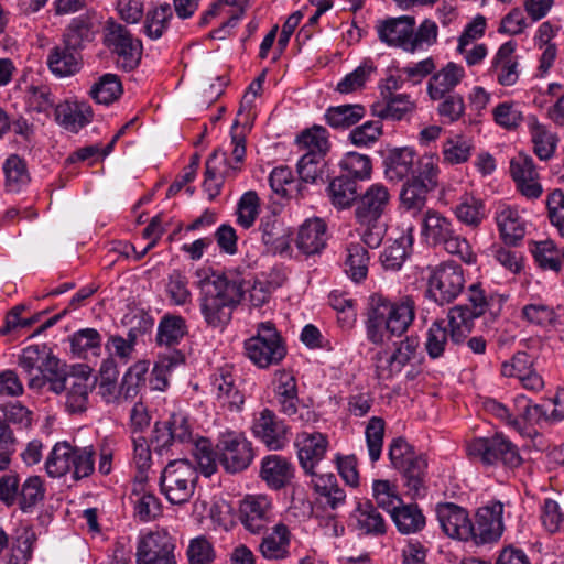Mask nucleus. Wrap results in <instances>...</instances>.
I'll use <instances>...</instances> for the list:
<instances>
[{
	"label": "nucleus",
	"mask_w": 564,
	"mask_h": 564,
	"mask_svg": "<svg viewBox=\"0 0 564 564\" xmlns=\"http://www.w3.org/2000/svg\"><path fill=\"white\" fill-rule=\"evenodd\" d=\"M94 23L87 15L72 20L64 34V42L70 47L80 48L94 40Z\"/></svg>",
	"instance_id": "obj_54"
},
{
	"label": "nucleus",
	"mask_w": 564,
	"mask_h": 564,
	"mask_svg": "<svg viewBox=\"0 0 564 564\" xmlns=\"http://www.w3.org/2000/svg\"><path fill=\"white\" fill-rule=\"evenodd\" d=\"M392 522L401 534H416L426 525V518L417 503H401L390 514Z\"/></svg>",
	"instance_id": "obj_35"
},
{
	"label": "nucleus",
	"mask_w": 564,
	"mask_h": 564,
	"mask_svg": "<svg viewBox=\"0 0 564 564\" xmlns=\"http://www.w3.org/2000/svg\"><path fill=\"white\" fill-rule=\"evenodd\" d=\"M186 321L181 315L165 314L161 317L156 330V344L159 346L173 347L181 343L187 335Z\"/></svg>",
	"instance_id": "obj_38"
},
{
	"label": "nucleus",
	"mask_w": 564,
	"mask_h": 564,
	"mask_svg": "<svg viewBox=\"0 0 564 564\" xmlns=\"http://www.w3.org/2000/svg\"><path fill=\"white\" fill-rule=\"evenodd\" d=\"M52 356L53 352L46 345H31L22 349L18 365L30 379L42 371Z\"/></svg>",
	"instance_id": "obj_48"
},
{
	"label": "nucleus",
	"mask_w": 564,
	"mask_h": 564,
	"mask_svg": "<svg viewBox=\"0 0 564 564\" xmlns=\"http://www.w3.org/2000/svg\"><path fill=\"white\" fill-rule=\"evenodd\" d=\"M510 173L519 192L529 199L539 198L543 188L539 183V173L529 155L519 154L510 161Z\"/></svg>",
	"instance_id": "obj_24"
},
{
	"label": "nucleus",
	"mask_w": 564,
	"mask_h": 564,
	"mask_svg": "<svg viewBox=\"0 0 564 564\" xmlns=\"http://www.w3.org/2000/svg\"><path fill=\"white\" fill-rule=\"evenodd\" d=\"M175 539L165 530L141 536L137 546V564H176Z\"/></svg>",
	"instance_id": "obj_14"
},
{
	"label": "nucleus",
	"mask_w": 564,
	"mask_h": 564,
	"mask_svg": "<svg viewBox=\"0 0 564 564\" xmlns=\"http://www.w3.org/2000/svg\"><path fill=\"white\" fill-rule=\"evenodd\" d=\"M272 503L264 495H248L239 505V520L252 534H261L271 521Z\"/></svg>",
	"instance_id": "obj_18"
},
{
	"label": "nucleus",
	"mask_w": 564,
	"mask_h": 564,
	"mask_svg": "<svg viewBox=\"0 0 564 564\" xmlns=\"http://www.w3.org/2000/svg\"><path fill=\"white\" fill-rule=\"evenodd\" d=\"M426 296L440 305L449 304L463 292L464 271L455 261H445L426 268Z\"/></svg>",
	"instance_id": "obj_6"
},
{
	"label": "nucleus",
	"mask_w": 564,
	"mask_h": 564,
	"mask_svg": "<svg viewBox=\"0 0 564 564\" xmlns=\"http://www.w3.org/2000/svg\"><path fill=\"white\" fill-rule=\"evenodd\" d=\"M391 195L381 183L370 185L360 196L355 215L361 225H370L383 215L390 204Z\"/></svg>",
	"instance_id": "obj_19"
},
{
	"label": "nucleus",
	"mask_w": 564,
	"mask_h": 564,
	"mask_svg": "<svg viewBox=\"0 0 564 564\" xmlns=\"http://www.w3.org/2000/svg\"><path fill=\"white\" fill-rule=\"evenodd\" d=\"M372 496L377 502L376 507L382 508L389 514L403 503L395 486L389 480H375L372 484Z\"/></svg>",
	"instance_id": "obj_64"
},
{
	"label": "nucleus",
	"mask_w": 564,
	"mask_h": 564,
	"mask_svg": "<svg viewBox=\"0 0 564 564\" xmlns=\"http://www.w3.org/2000/svg\"><path fill=\"white\" fill-rule=\"evenodd\" d=\"M327 226L322 218L306 219L299 228L296 247L306 256L319 253L326 246Z\"/></svg>",
	"instance_id": "obj_31"
},
{
	"label": "nucleus",
	"mask_w": 564,
	"mask_h": 564,
	"mask_svg": "<svg viewBox=\"0 0 564 564\" xmlns=\"http://www.w3.org/2000/svg\"><path fill=\"white\" fill-rule=\"evenodd\" d=\"M326 159L315 154H303L296 164L297 174L302 182L314 184L323 181Z\"/></svg>",
	"instance_id": "obj_62"
},
{
	"label": "nucleus",
	"mask_w": 564,
	"mask_h": 564,
	"mask_svg": "<svg viewBox=\"0 0 564 564\" xmlns=\"http://www.w3.org/2000/svg\"><path fill=\"white\" fill-rule=\"evenodd\" d=\"M404 478V486L412 497H423L426 494L427 460L423 454H417L399 469Z\"/></svg>",
	"instance_id": "obj_36"
},
{
	"label": "nucleus",
	"mask_w": 564,
	"mask_h": 564,
	"mask_svg": "<svg viewBox=\"0 0 564 564\" xmlns=\"http://www.w3.org/2000/svg\"><path fill=\"white\" fill-rule=\"evenodd\" d=\"M419 348L417 337H405L401 340L395 350L383 356L381 352L376 356V368L378 377L381 379H391L400 373L403 368L416 357Z\"/></svg>",
	"instance_id": "obj_20"
},
{
	"label": "nucleus",
	"mask_w": 564,
	"mask_h": 564,
	"mask_svg": "<svg viewBox=\"0 0 564 564\" xmlns=\"http://www.w3.org/2000/svg\"><path fill=\"white\" fill-rule=\"evenodd\" d=\"M251 431L270 451H280L289 443V426L270 409L254 415Z\"/></svg>",
	"instance_id": "obj_16"
},
{
	"label": "nucleus",
	"mask_w": 564,
	"mask_h": 564,
	"mask_svg": "<svg viewBox=\"0 0 564 564\" xmlns=\"http://www.w3.org/2000/svg\"><path fill=\"white\" fill-rule=\"evenodd\" d=\"M530 134L534 154L542 161L550 160L556 150L558 141L556 134L546 129L534 117L530 122Z\"/></svg>",
	"instance_id": "obj_46"
},
{
	"label": "nucleus",
	"mask_w": 564,
	"mask_h": 564,
	"mask_svg": "<svg viewBox=\"0 0 564 564\" xmlns=\"http://www.w3.org/2000/svg\"><path fill=\"white\" fill-rule=\"evenodd\" d=\"M436 517L447 536L469 541L471 520L464 508L453 502L438 503L436 506Z\"/></svg>",
	"instance_id": "obj_23"
},
{
	"label": "nucleus",
	"mask_w": 564,
	"mask_h": 564,
	"mask_svg": "<svg viewBox=\"0 0 564 564\" xmlns=\"http://www.w3.org/2000/svg\"><path fill=\"white\" fill-rule=\"evenodd\" d=\"M517 43L508 41L500 45L491 59L488 73L496 77L505 87L513 86L520 77L519 57L516 54Z\"/></svg>",
	"instance_id": "obj_21"
},
{
	"label": "nucleus",
	"mask_w": 564,
	"mask_h": 564,
	"mask_svg": "<svg viewBox=\"0 0 564 564\" xmlns=\"http://www.w3.org/2000/svg\"><path fill=\"white\" fill-rule=\"evenodd\" d=\"M0 417L15 430H28L33 423V412L20 401H9L0 404Z\"/></svg>",
	"instance_id": "obj_60"
},
{
	"label": "nucleus",
	"mask_w": 564,
	"mask_h": 564,
	"mask_svg": "<svg viewBox=\"0 0 564 564\" xmlns=\"http://www.w3.org/2000/svg\"><path fill=\"white\" fill-rule=\"evenodd\" d=\"M122 94V84L115 74H105L91 86L89 95L98 104L109 105Z\"/></svg>",
	"instance_id": "obj_53"
},
{
	"label": "nucleus",
	"mask_w": 564,
	"mask_h": 564,
	"mask_svg": "<svg viewBox=\"0 0 564 564\" xmlns=\"http://www.w3.org/2000/svg\"><path fill=\"white\" fill-rule=\"evenodd\" d=\"M198 477L188 459L171 460L161 473L160 490L172 505H184L193 497Z\"/></svg>",
	"instance_id": "obj_5"
},
{
	"label": "nucleus",
	"mask_w": 564,
	"mask_h": 564,
	"mask_svg": "<svg viewBox=\"0 0 564 564\" xmlns=\"http://www.w3.org/2000/svg\"><path fill=\"white\" fill-rule=\"evenodd\" d=\"M503 505L500 501H491L478 508L475 521L471 522V534L469 541L477 545L497 542L503 531Z\"/></svg>",
	"instance_id": "obj_15"
},
{
	"label": "nucleus",
	"mask_w": 564,
	"mask_h": 564,
	"mask_svg": "<svg viewBox=\"0 0 564 564\" xmlns=\"http://www.w3.org/2000/svg\"><path fill=\"white\" fill-rule=\"evenodd\" d=\"M422 236L429 245L442 246L466 263L475 261L470 245L454 228L452 220L435 209H427L422 219Z\"/></svg>",
	"instance_id": "obj_3"
},
{
	"label": "nucleus",
	"mask_w": 564,
	"mask_h": 564,
	"mask_svg": "<svg viewBox=\"0 0 564 564\" xmlns=\"http://www.w3.org/2000/svg\"><path fill=\"white\" fill-rule=\"evenodd\" d=\"M530 251L543 270L560 272L562 269L561 253L552 240L530 242Z\"/></svg>",
	"instance_id": "obj_52"
},
{
	"label": "nucleus",
	"mask_w": 564,
	"mask_h": 564,
	"mask_svg": "<svg viewBox=\"0 0 564 564\" xmlns=\"http://www.w3.org/2000/svg\"><path fill=\"white\" fill-rule=\"evenodd\" d=\"M97 384V377L87 365H77L69 372L65 387V409L70 414H82L87 411L89 397Z\"/></svg>",
	"instance_id": "obj_13"
},
{
	"label": "nucleus",
	"mask_w": 564,
	"mask_h": 564,
	"mask_svg": "<svg viewBox=\"0 0 564 564\" xmlns=\"http://www.w3.org/2000/svg\"><path fill=\"white\" fill-rule=\"evenodd\" d=\"M294 476L293 465L280 455H269L262 459L260 477L272 489L285 487Z\"/></svg>",
	"instance_id": "obj_33"
},
{
	"label": "nucleus",
	"mask_w": 564,
	"mask_h": 564,
	"mask_svg": "<svg viewBox=\"0 0 564 564\" xmlns=\"http://www.w3.org/2000/svg\"><path fill=\"white\" fill-rule=\"evenodd\" d=\"M165 293L172 305L184 306L192 302L188 278L178 270L169 274L165 282Z\"/></svg>",
	"instance_id": "obj_55"
},
{
	"label": "nucleus",
	"mask_w": 564,
	"mask_h": 564,
	"mask_svg": "<svg viewBox=\"0 0 564 564\" xmlns=\"http://www.w3.org/2000/svg\"><path fill=\"white\" fill-rule=\"evenodd\" d=\"M412 246L410 235H401L392 243L384 247L380 256V261L386 270H400L409 256Z\"/></svg>",
	"instance_id": "obj_49"
},
{
	"label": "nucleus",
	"mask_w": 564,
	"mask_h": 564,
	"mask_svg": "<svg viewBox=\"0 0 564 564\" xmlns=\"http://www.w3.org/2000/svg\"><path fill=\"white\" fill-rule=\"evenodd\" d=\"M150 362L148 360H139L133 364L123 375L120 392L122 397L133 399L139 393V390L145 383V376L149 371Z\"/></svg>",
	"instance_id": "obj_58"
},
{
	"label": "nucleus",
	"mask_w": 564,
	"mask_h": 564,
	"mask_svg": "<svg viewBox=\"0 0 564 564\" xmlns=\"http://www.w3.org/2000/svg\"><path fill=\"white\" fill-rule=\"evenodd\" d=\"M355 529L362 535L380 536L387 532V522L370 500L359 501L351 512Z\"/></svg>",
	"instance_id": "obj_30"
},
{
	"label": "nucleus",
	"mask_w": 564,
	"mask_h": 564,
	"mask_svg": "<svg viewBox=\"0 0 564 564\" xmlns=\"http://www.w3.org/2000/svg\"><path fill=\"white\" fill-rule=\"evenodd\" d=\"M237 381L238 378L230 365L218 368L212 376V387L218 402L230 411H239L245 403V397Z\"/></svg>",
	"instance_id": "obj_22"
},
{
	"label": "nucleus",
	"mask_w": 564,
	"mask_h": 564,
	"mask_svg": "<svg viewBox=\"0 0 564 564\" xmlns=\"http://www.w3.org/2000/svg\"><path fill=\"white\" fill-rule=\"evenodd\" d=\"M259 231L267 251L283 253L290 248V230L275 214H269L260 219Z\"/></svg>",
	"instance_id": "obj_32"
},
{
	"label": "nucleus",
	"mask_w": 564,
	"mask_h": 564,
	"mask_svg": "<svg viewBox=\"0 0 564 564\" xmlns=\"http://www.w3.org/2000/svg\"><path fill=\"white\" fill-rule=\"evenodd\" d=\"M467 304L456 305L453 308H460L464 311V316L474 321L488 312L497 316L505 300L500 295L487 293L479 283H474L467 290Z\"/></svg>",
	"instance_id": "obj_25"
},
{
	"label": "nucleus",
	"mask_w": 564,
	"mask_h": 564,
	"mask_svg": "<svg viewBox=\"0 0 564 564\" xmlns=\"http://www.w3.org/2000/svg\"><path fill=\"white\" fill-rule=\"evenodd\" d=\"M425 159L432 160L433 165H438L437 156L427 154L419 156L410 147L390 149L383 159L384 176L394 183L414 178L415 174L422 172L421 164Z\"/></svg>",
	"instance_id": "obj_12"
},
{
	"label": "nucleus",
	"mask_w": 564,
	"mask_h": 564,
	"mask_svg": "<svg viewBox=\"0 0 564 564\" xmlns=\"http://www.w3.org/2000/svg\"><path fill=\"white\" fill-rule=\"evenodd\" d=\"M93 110L86 102H64L55 108L56 121L65 129L77 132L93 119Z\"/></svg>",
	"instance_id": "obj_34"
},
{
	"label": "nucleus",
	"mask_w": 564,
	"mask_h": 564,
	"mask_svg": "<svg viewBox=\"0 0 564 564\" xmlns=\"http://www.w3.org/2000/svg\"><path fill=\"white\" fill-rule=\"evenodd\" d=\"M496 221L506 243L516 245L525 235V228L518 212L509 206L499 208Z\"/></svg>",
	"instance_id": "obj_43"
},
{
	"label": "nucleus",
	"mask_w": 564,
	"mask_h": 564,
	"mask_svg": "<svg viewBox=\"0 0 564 564\" xmlns=\"http://www.w3.org/2000/svg\"><path fill=\"white\" fill-rule=\"evenodd\" d=\"M369 261V253L364 245L349 243L346 248L344 271L354 282L359 283L367 278Z\"/></svg>",
	"instance_id": "obj_41"
},
{
	"label": "nucleus",
	"mask_w": 564,
	"mask_h": 564,
	"mask_svg": "<svg viewBox=\"0 0 564 564\" xmlns=\"http://www.w3.org/2000/svg\"><path fill=\"white\" fill-rule=\"evenodd\" d=\"M414 25L415 19L413 17L402 15L379 21L376 30L381 42L410 52Z\"/></svg>",
	"instance_id": "obj_26"
},
{
	"label": "nucleus",
	"mask_w": 564,
	"mask_h": 564,
	"mask_svg": "<svg viewBox=\"0 0 564 564\" xmlns=\"http://www.w3.org/2000/svg\"><path fill=\"white\" fill-rule=\"evenodd\" d=\"M104 42L116 55L118 67L131 72L139 66L143 52L142 42L134 37L127 26L113 20L107 21Z\"/></svg>",
	"instance_id": "obj_8"
},
{
	"label": "nucleus",
	"mask_w": 564,
	"mask_h": 564,
	"mask_svg": "<svg viewBox=\"0 0 564 564\" xmlns=\"http://www.w3.org/2000/svg\"><path fill=\"white\" fill-rule=\"evenodd\" d=\"M47 65L50 70L58 77H67L77 73L80 68L79 55L75 47H70L67 43L52 48Z\"/></svg>",
	"instance_id": "obj_37"
},
{
	"label": "nucleus",
	"mask_w": 564,
	"mask_h": 564,
	"mask_svg": "<svg viewBox=\"0 0 564 564\" xmlns=\"http://www.w3.org/2000/svg\"><path fill=\"white\" fill-rule=\"evenodd\" d=\"M329 442L325 434L316 431H303L296 434L294 446L303 470L313 475L316 466L324 459Z\"/></svg>",
	"instance_id": "obj_17"
},
{
	"label": "nucleus",
	"mask_w": 564,
	"mask_h": 564,
	"mask_svg": "<svg viewBox=\"0 0 564 564\" xmlns=\"http://www.w3.org/2000/svg\"><path fill=\"white\" fill-rule=\"evenodd\" d=\"M70 349L78 358L88 359L100 356L102 337L95 328H83L75 332L70 338Z\"/></svg>",
	"instance_id": "obj_42"
},
{
	"label": "nucleus",
	"mask_w": 564,
	"mask_h": 564,
	"mask_svg": "<svg viewBox=\"0 0 564 564\" xmlns=\"http://www.w3.org/2000/svg\"><path fill=\"white\" fill-rule=\"evenodd\" d=\"M245 291L240 280L213 273L200 282L199 311L208 327L225 329Z\"/></svg>",
	"instance_id": "obj_2"
},
{
	"label": "nucleus",
	"mask_w": 564,
	"mask_h": 564,
	"mask_svg": "<svg viewBox=\"0 0 564 564\" xmlns=\"http://www.w3.org/2000/svg\"><path fill=\"white\" fill-rule=\"evenodd\" d=\"M468 456L485 466H502L514 469L522 464L518 447L505 435L496 433L489 437H477L467 445Z\"/></svg>",
	"instance_id": "obj_7"
},
{
	"label": "nucleus",
	"mask_w": 564,
	"mask_h": 564,
	"mask_svg": "<svg viewBox=\"0 0 564 564\" xmlns=\"http://www.w3.org/2000/svg\"><path fill=\"white\" fill-rule=\"evenodd\" d=\"M172 17L173 12L169 3L160 4L153 10L148 11L144 22V33L147 36L152 40L160 39L167 29Z\"/></svg>",
	"instance_id": "obj_61"
},
{
	"label": "nucleus",
	"mask_w": 564,
	"mask_h": 564,
	"mask_svg": "<svg viewBox=\"0 0 564 564\" xmlns=\"http://www.w3.org/2000/svg\"><path fill=\"white\" fill-rule=\"evenodd\" d=\"M45 497V487L40 476H30L21 485L18 503L23 512H30Z\"/></svg>",
	"instance_id": "obj_57"
},
{
	"label": "nucleus",
	"mask_w": 564,
	"mask_h": 564,
	"mask_svg": "<svg viewBox=\"0 0 564 564\" xmlns=\"http://www.w3.org/2000/svg\"><path fill=\"white\" fill-rule=\"evenodd\" d=\"M311 484L316 495V503L336 510L346 503V491L334 474H313Z\"/></svg>",
	"instance_id": "obj_28"
},
{
	"label": "nucleus",
	"mask_w": 564,
	"mask_h": 564,
	"mask_svg": "<svg viewBox=\"0 0 564 564\" xmlns=\"http://www.w3.org/2000/svg\"><path fill=\"white\" fill-rule=\"evenodd\" d=\"M252 444L242 434L226 432L220 434L217 442V457L219 465L227 473H240L249 467L253 460Z\"/></svg>",
	"instance_id": "obj_11"
},
{
	"label": "nucleus",
	"mask_w": 564,
	"mask_h": 564,
	"mask_svg": "<svg viewBox=\"0 0 564 564\" xmlns=\"http://www.w3.org/2000/svg\"><path fill=\"white\" fill-rule=\"evenodd\" d=\"M296 144L303 154H315L326 158L330 149L328 132L322 126H313L296 137Z\"/></svg>",
	"instance_id": "obj_45"
},
{
	"label": "nucleus",
	"mask_w": 564,
	"mask_h": 564,
	"mask_svg": "<svg viewBox=\"0 0 564 564\" xmlns=\"http://www.w3.org/2000/svg\"><path fill=\"white\" fill-rule=\"evenodd\" d=\"M465 77L463 66L448 62L437 72H433L426 84V93L431 100L440 101L449 94H454L456 86Z\"/></svg>",
	"instance_id": "obj_27"
},
{
	"label": "nucleus",
	"mask_w": 564,
	"mask_h": 564,
	"mask_svg": "<svg viewBox=\"0 0 564 564\" xmlns=\"http://www.w3.org/2000/svg\"><path fill=\"white\" fill-rule=\"evenodd\" d=\"M421 169L422 172L415 174L414 178L405 181L400 192L401 206L413 215L425 207L427 193L437 186L438 165H433L432 160L425 159Z\"/></svg>",
	"instance_id": "obj_10"
},
{
	"label": "nucleus",
	"mask_w": 564,
	"mask_h": 564,
	"mask_svg": "<svg viewBox=\"0 0 564 564\" xmlns=\"http://www.w3.org/2000/svg\"><path fill=\"white\" fill-rule=\"evenodd\" d=\"M453 213L462 224L477 228L486 218V207L482 199L470 194H464L458 204L453 208Z\"/></svg>",
	"instance_id": "obj_44"
},
{
	"label": "nucleus",
	"mask_w": 564,
	"mask_h": 564,
	"mask_svg": "<svg viewBox=\"0 0 564 564\" xmlns=\"http://www.w3.org/2000/svg\"><path fill=\"white\" fill-rule=\"evenodd\" d=\"M68 378L69 372L66 371V365L53 355L46 360L42 371L29 379L28 386L33 390H41L48 386V391L61 394L65 390Z\"/></svg>",
	"instance_id": "obj_29"
},
{
	"label": "nucleus",
	"mask_w": 564,
	"mask_h": 564,
	"mask_svg": "<svg viewBox=\"0 0 564 564\" xmlns=\"http://www.w3.org/2000/svg\"><path fill=\"white\" fill-rule=\"evenodd\" d=\"M3 172L6 187L10 192L21 191L31 180L25 160L18 154H11L7 158L3 163Z\"/></svg>",
	"instance_id": "obj_50"
},
{
	"label": "nucleus",
	"mask_w": 564,
	"mask_h": 564,
	"mask_svg": "<svg viewBox=\"0 0 564 564\" xmlns=\"http://www.w3.org/2000/svg\"><path fill=\"white\" fill-rule=\"evenodd\" d=\"M272 386L274 402L280 413L301 423L315 421V412L301 403L299 399L297 382L291 372L285 370L276 371Z\"/></svg>",
	"instance_id": "obj_9"
},
{
	"label": "nucleus",
	"mask_w": 564,
	"mask_h": 564,
	"mask_svg": "<svg viewBox=\"0 0 564 564\" xmlns=\"http://www.w3.org/2000/svg\"><path fill=\"white\" fill-rule=\"evenodd\" d=\"M96 452L93 446L77 447L72 446L70 467L72 479L77 481L89 477L95 470Z\"/></svg>",
	"instance_id": "obj_59"
},
{
	"label": "nucleus",
	"mask_w": 564,
	"mask_h": 564,
	"mask_svg": "<svg viewBox=\"0 0 564 564\" xmlns=\"http://www.w3.org/2000/svg\"><path fill=\"white\" fill-rule=\"evenodd\" d=\"M183 361L184 356L180 351H175L166 356H161L151 372V389L156 391H165L169 387V373L174 367L182 364Z\"/></svg>",
	"instance_id": "obj_56"
},
{
	"label": "nucleus",
	"mask_w": 564,
	"mask_h": 564,
	"mask_svg": "<svg viewBox=\"0 0 564 564\" xmlns=\"http://www.w3.org/2000/svg\"><path fill=\"white\" fill-rule=\"evenodd\" d=\"M72 445L68 442H58L52 448L46 462V473L52 478L72 475L70 463Z\"/></svg>",
	"instance_id": "obj_51"
},
{
	"label": "nucleus",
	"mask_w": 564,
	"mask_h": 564,
	"mask_svg": "<svg viewBox=\"0 0 564 564\" xmlns=\"http://www.w3.org/2000/svg\"><path fill=\"white\" fill-rule=\"evenodd\" d=\"M365 115L362 105H340L329 107L325 112V120L332 128L347 129L360 121Z\"/></svg>",
	"instance_id": "obj_47"
},
{
	"label": "nucleus",
	"mask_w": 564,
	"mask_h": 564,
	"mask_svg": "<svg viewBox=\"0 0 564 564\" xmlns=\"http://www.w3.org/2000/svg\"><path fill=\"white\" fill-rule=\"evenodd\" d=\"M243 347L249 360L261 369L279 365L286 356L285 343L271 322L259 323L256 334L245 340Z\"/></svg>",
	"instance_id": "obj_4"
},
{
	"label": "nucleus",
	"mask_w": 564,
	"mask_h": 564,
	"mask_svg": "<svg viewBox=\"0 0 564 564\" xmlns=\"http://www.w3.org/2000/svg\"><path fill=\"white\" fill-rule=\"evenodd\" d=\"M291 533L288 527L279 523L272 532L262 538L260 552L268 560H283L289 555Z\"/></svg>",
	"instance_id": "obj_39"
},
{
	"label": "nucleus",
	"mask_w": 564,
	"mask_h": 564,
	"mask_svg": "<svg viewBox=\"0 0 564 564\" xmlns=\"http://www.w3.org/2000/svg\"><path fill=\"white\" fill-rule=\"evenodd\" d=\"M377 72V66L371 59H365L354 72L346 75L338 84L337 90L341 94L352 93L366 84L372 74Z\"/></svg>",
	"instance_id": "obj_63"
},
{
	"label": "nucleus",
	"mask_w": 564,
	"mask_h": 564,
	"mask_svg": "<svg viewBox=\"0 0 564 564\" xmlns=\"http://www.w3.org/2000/svg\"><path fill=\"white\" fill-rule=\"evenodd\" d=\"M326 191L332 205L337 209L350 207L358 197L357 182L347 175L334 177Z\"/></svg>",
	"instance_id": "obj_40"
},
{
	"label": "nucleus",
	"mask_w": 564,
	"mask_h": 564,
	"mask_svg": "<svg viewBox=\"0 0 564 564\" xmlns=\"http://www.w3.org/2000/svg\"><path fill=\"white\" fill-rule=\"evenodd\" d=\"M415 311V301L410 295L390 301L382 294H372L365 322L367 339L382 346L393 336L401 337L413 324Z\"/></svg>",
	"instance_id": "obj_1"
}]
</instances>
